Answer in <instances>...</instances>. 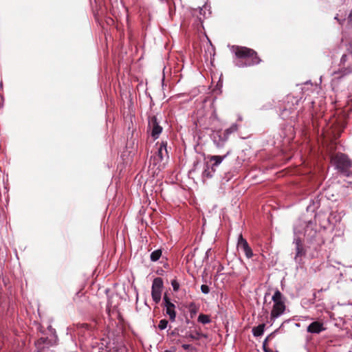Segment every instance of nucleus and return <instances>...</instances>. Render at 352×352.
I'll return each mask as SVG.
<instances>
[{
    "mask_svg": "<svg viewBox=\"0 0 352 352\" xmlns=\"http://www.w3.org/2000/svg\"><path fill=\"white\" fill-rule=\"evenodd\" d=\"M206 6H204L203 8H200V14L201 15L202 14V11L204 10V9H206ZM203 16H204V18H206V13L204 12L203 14Z\"/></svg>",
    "mask_w": 352,
    "mask_h": 352,
    "instance_id": "31",
    "label": "nucleus"
},
{
    "mask_svg": "<svg viewBox=\"0 0 352 352\" xmlns=\"http://www.w3.org/2000/svg\"><path fill=\"white\" fill-rule=\"evenodd\" d=\"M266 343H267V339L265 340L263 343V349L264 352H272V350L269 349L266 346Z\"/></svg>",
    "mask_w": 352,
    "mask_h": 352,
    "instance_id": "26",
    "label": "nucleus"
},
{
    "mask_svg": "<svg viewBox=\"0 0 352 352\" xmlns=\"http://www.w3.org/2000/svg\"><path fill=\"white\" fill-rule=\"evenodd\" d=\"M230 154V151H228L227 153L223 155H210L208 159L210 162H212V167L215 168L218 166L221 162Z\"/></svg>",
    "mask_w": 352,
    "mask_h": 352,
    "instance_id": "12",
    "label": "nucleus"
},
{
    "mask_svg": "<svg viewBox=\"0 0 352 352\" xmlns=\"http://www.w3.org/2000/svg\"><path fill=\"white\" fill-rule=\"evenodd\" d=\"M332 162L336 169L345 176H349L352 173L350 168L352 167V163L349 158L344 154L338 153L332 159Z\"/></svg>",
    "mask_w": 352,
    "mask_h": 352,
    "instance_id": "4",
    "label": "nucleus"
},
{
    "mask_svg": "<svg viewBox=\"0 0 352 352\" xmlns=\"http://www.w3.org/2000/svg\"><path fill=\"white\" fill-rule=\"evenodd\" d=\"M198 322L202 323L204 324H208L210 322L211 320L208 315L206 314H200L197 319Z\"/></svg>",
    "mask_w": 352,
    "mask_h": 352,
    "instance_id": "19",
    "label": "nucleus"
},
{
    "mask_svg": "<svg viewBox=\"0 0 352 352\" xmlns=\"http://www.w3.org/2000/svg\"><path fill=\"white\" fill-rule=\"evenodd\" d=\"M168 322L167 320L166 319H162L160 320L159 322V324L157 325V328L160 329V330H164L165 329L167 328L168 327Z\"/></svg>",
    "mask_w": 352,
    "mask_h": 352,
    "instance_id": "21",
    "label": "nucleus"
},
{
    "mask_svg": "<svg viewBox=\"0 0 352 352\" xmlns=\"http://www.w3.org/2000/svg\"><path fill=\"white\" fill-rule=\"evenodd\" d=\"M170 336H176L178 335V329H175L173 331H172L170 333Z\"/></svg>",
    "mask_w": 352,
    "mask_h": 352,
    "instance_id": "29",
    "label": "nucleus"
},
{
    "mask_svg": "<svg viewBox=\"0 0 352 352\" xmlns=\"http://www.w3.org/2000/svg\"><path fill=\"white\" fill-rule=\"evenodd\" d=\"M165 157H168L167 143L166 142H162L157 148V151L153 157H151V160L153 161L154 165H157L160 162H162Z\"/></svg>",
    "mask_w": 352,
    "mask_h": 352,
    "instance_id": "8",
    "label": "nucleus"
},
{
    "mask_svg": "<svg viewBox=\"0 0 352 352\" xmlns=\"http://www.w3.org/2000/svg\"><path fill=\"white\" fill-rule=\"evenodd\" d=\"M45 345H48V340L47 338H41L36 342V346L40 352L44 350Z\"/></svg>",
    "mask_w": 352,
    "mask_h": 352,
    "instance_id": "16",
    "label": "nucleus"
},
{
    "mask_svg": "<svg viewBox=\"0 0 352 352\" xmlns=\"http://www.w3.org/2000/svg\"><path fill=\"white\" fill-rule=\"evenodd\" d=\"M349 22L351 23V25H352V8H351V10L350 12V14L349 15Z\"/></svg>",
    "mask_w": 352,
    "mask_h": 352,
    "instance_id": "30",
    "label": "nucleus"
},
{
    "mask_svg": "<svg viewBox=\"0 0 352 352\" xmlns=\"http://www.w3.org/2000/svg\"><path fill=\"white\" fill-rule=\"evenodd\" d=\"M238 129L239 125L236 123H233L230 127L227 128L223 131L224 132L227 138L229 139L230 135L237 131Z\"/></svg>",
    "mask_w": 352,
    "mask_h": 352,
    "instance_id": "17",
    "label": "nucleus"
},
{
    "mask_svg": "<svg viewBox=\"0 0 352 352\" xmlns=\"http://www.w3.org/2000/svg\"><path fill=\"white\" fill-rule=\"evenodd\" d=\"M237 248L239 250L243 251L248 258L253 256V252L250 247L248 241L243 237L242 234H240L237 241Z\"/></svg>",
    "mask_w": 352,
    "mask_h": 352,
    "instance_id": "10",
    "label": "nucleus"
},
{
    "mask_svg": "<svg viewBox=\"0 0 352 352\" xmlns=\"http://www.w3.org/2000/svg\"><path fill=\"white\" fill-rule=\"evenodd\" d=\"M164 352H172V351H168V350H166V351H164Z\"/></svg>",
    "mask_w": 352,
    "mask_h": 352,
    "instance_id": "36",
    "label": "nucleus"
},
{
    "mask_svg": "<svg viewBox=\"0 0 352 352\" xmlns=\"http://www.w3.org/2000/svg\"><path fill=\"white\" fill-rule=\"evenodd\" d=\"M265 313L267 315L268 314L267 310H265Z\"/></svg>",
    "mask_w": 352,
    "mask_h": 352,
    "instance_id": "37",
    "label": "nucleus"
},
{
    "mask_svg": "<svg viewBox=\"0 0 352 352\" xmlns=\"http://www.w3.org/2000/svg\"><path fill=\"white\" fill-rule=\"evenodd\" d=\"M268 295H269L268 293H265V296H264L265 300H266L267 296H268Z\"/></svg>",
    "mask_w": 352,
    "mask_h": 352,
    "instance_id": "33",
    "label": "nucleus"
},
{
    "mask_svg": "<svg viewBox=\"0 0 352 352\" xmlns=\"http://www.w3.org/2000/svg\"><path fill=\"white\" fill-rule=\"evenodd\" d=\"M201 291L204 294H208L210 292V288L207 285H202L201 286Z\"/></svg>",
    "mask_w": 352,
    "mask_h": 352,
    "instance_id": "25",
    "label": "nucleus"
},
{
    "mask_svg": "<svg viewBox=\"0 0 352 352\" xmlns=\"http://www.w3.org/2000/svg\"><path fill=\"white\" fill-rule=\"evenodd\" d=\"M182 347L184 350H188L191 347V345H190L188 344H184L182 345Z\"/></svg>",
    "mask_w": 352,
    "mask_h": 352,
    "instance_id": "28",
    "label": "nucleus"
},
{
    "mask_svg": "<svg viewBox=\"0 0 352 352\" xmlns=\"http://www.w3.org/2000/svg\"><path fill=\"white\" fill-rule=\"evenodd\" d=\"M163 288V280L160 277L154 278L151 288V296L153 300L158 303L162 298V291Z\"/></svg>",
    "mask_w": 352,
    "mask_h": 352,
    "instance_id": "6",
    "label": "nucleus"
},
{
    "mask_svg": "<svg viewBox=\"0 0 352 352\" xmlns=\"http://www.w3.org/2000/svg\"><path fill=\"white\" fill-rule=\"evenodd\" d=\"M294 232L295 234V237L293 241V244L295 246V255L294 259L296 263L300 265L302 263L303 257L306 255L307 249L302 243L301 239L296 236L298 234L302 233V230L298 228V225L294 226Z\"/></svg>",
    "mask_w": 352,
    "mask_h": 352,
    "instance_id": "3",
    "label": "nucleus"
},
{
    "mask_svg": "<svg viewBox=\"0 0 352 352\" xmlns=\"http://www.w3.org/2000/svg\"><path fill=\"white\" fill-rule=\"evenodd\" d=\"M238 119H239V120H240V121H241V120H242V118H241V116H239Z\"/></svg>",
    "mask_w": 352,
    "mask_h": 352,
    "instance_id": "35",
    "label": "nucleus"
},
{
    "mask_svg": "<svg viewBox=\"0 0 352 352\" xmlns=\"http://www.w3.org/2000/svg\"><path fill=\"white\" fill-rule=\"evenodd\" d=\"M213 144L218 148H222L225 146L228 138L222 130H217L210 135Z\"/></svg>",
    "mask_w": 352,
    "mask_h": 352,
    "instance_id": "7",
    "label": "nucleus"
},
{
    "mask_svg": "<svg viewBox=\"0 0 352 352\" xmlns=\"http://www.w3.org/2000/svg\"><path fill=\"white\" fill-rule=\"evenodd\" d=\"M236 57L234 65L238 67H250L258 65L261 62L257 53L252 49L246 47H233Z\"/></svg>",
    "mask_w": 352,
    "mask_h": 352,
    "instance_id": "1",
    "label": "nucleus"
},
{
    "mask_svg": "<svg viewBox=\"0 0 352 352\" xmlns=\"http://www.w3.org/2000/svg\"><path fill=\"white\" fill-rule=\"evenodd\" d=\"M352 72V69L349 67L344 68L340 69L338 72H335V74H340L342 76H346Z\"/></svg>",
    "mask_w": 352,
    "mask_h": 352,
    "instance_id": "22",
    "label": "nucleus"
},
{
    "mask_svg": "<svg viewBox=\"0 0 352 352\" xmlns=\"http://www.w3.org/2000/svg\"><path fill=\"white\" fill-rule=\"evenodd\" d=\"M285 111H286V109H284V110L283 111V112H282V113H281L283 116H284V112H285Z\"/></svg>",
    "mask_w": 352,
    "mask_h": 352,
    "instance_id": "34",
    "label": "nucleus"
},
{
    "mask_svg": "<svg viewBox=\"0 0 352 352\" xmlns=\"http://www.w3.org/2000/svg\"><path fill=\"white\" fill-rule=\"evenodd\" d=\"M162 256V250H156L151 252V260L152 261H157L160 259V258Z\"/></svg>",
    "mask_w": 352,
    "mask_h": 352,
    "instance_id": "20",
    "label": "nucleus"
},
{
    "mask_svg": "<svg viewBox=\"0 0 352 352\" xmlns=\"http://www.w3.org/2000/svg\"><path fill=\"white\" fill-rule=\"evenodd\" d=\"M163 300L166 315L169 317L170 322H175L176 318L175 305L170 301L168 297L166 295L164 296Z\"/></svg>",
    "mask_w": 352,
    "mask_h": 352,
    "instance_id": "9",
    "label": "nucleus"
},
{
    "mask_svg": "<svg viewBox=\"0 0 352 352\" xmlns=\"http://www.w3.org/2000/svg\"><path fill=\"white\" fill-rule=\"evenodd\" d=\"M171 285L175 292H177L179 289V283L176 279L171 280Z\"/></svg>",
    "mask_w": 352,
    "mask_h": 352,
    "instance_id": "23",
    "label": "nucleus"
},
{
    "mask_svg": "<svg viewBox=\"0 0 352 352\" xmlns=\"http://www.w3.org/2000/svg\"><path fill=\"white\" fill-rule=\"evenodd\" d=\"M98 352H125L126 349L124 347H111L110 346H106L104 348L100 346L98 349Z\"/></svg>",
    "mask_w": 352,
    "mask_h": 352,
    "instance_id": "13",
    "label": "nucleus"
},
{
    "mask_svg": "<svg viewBox=\"0 0 352 352\" xmlns=\"http://www.w3.org/2000/svg\"><path fill=\"white\" fill-rule=\"evenodd\" d=\"M148 127L150 131L151 136L154 140L158 139L163 131V128L160 126V121L158 120L157 116H152L148 117Z\"/></svg>",
    "mask_w": 352,
    "mask_h": 352,
    "instance_id": "5",
    "label": "nucleus"
},
{
    "mask_svg": "<svg viewBox=\"0 0 352 352\" xmlns=\"http://www.w3.org/2000/svg\"><path fill=\"white\" fill-rule=\"evenodd\" d=\"M197 336H195L192 333H190L189 335L187 336V337L191 338V339H193V340H195V339H198V338L199 337L200 334L199 333H196Z\"/></svg>",
    "mask_w": 352,
    "mask_h": 352,
    "instance_id": "27",
    "label": "nucleus"
},
{
    "mask_svg": "<svg viewBox=\"0 0 352 352\" xmlns=\"http://www.w3.org/2000/svg\"><path fill=\"white\" fill-rule=\"evenodd\" d=\"M215 169L212 166H210L208 164H206L204 170L202 173V177L206 178H211L213 176Z\"/></svg>",
    "mask_w": 352,
    "mask_h": 352,
    "instance_id": "15",
    "label": "nucleus"
},
{
    "mask_svg": "<svg viewBox=\"0 0 352 352\" xmlns=\"http://www.w3.org/2000/svg\"><path fill=\"white\" fill-rule=\"evenodd\" d=\"M298 224L300 226H305V234L307 232V229L309 228V226H312L311 222H309L308 223H306L305 222L302 223L301 221H298Z\"/></svg>",
    "mask_w": 352,
    "mask_h": 352,
    "instance_id": "24",
    "label": "nucleus"
},
{
    "mask_svg": "<svg viewBox=\"0 0 352 352\" xmlns=\"http://www.w3.org/2000/svg\"><path fill=\"white\" fill-rule=\"evenodd\" d=\"M265 327V324L262 323L257 326L256 327L254 328L252 330L253 335L256 337L261 336L264 332Z\"/></svg>",
    "mask_w": 352,
    "mask_h": 352,
    "instance_id": "18",
    "label": "nucleus"
},
{
    "mask_svg": "<svg viewBox=\"0 0 352 352\" xmlns=\"http://www.w3.org/2000/svg\"><path fill=\"white\" fill-rule=\"evenodd\" d=\"M346 55H343V56H342L341 60H342V61H344V60H346Z\"/></svg>",
    "mask_w": 352,
    "mask_h": 352,
    "instance_id": "32",
    "label": "nucleus"
},
{
    "mask_svg": "<svg viewBox=\"0 0 352 352\" xmlns=\"http://www.w3.org/2000/svg\"><path fill=\"white\" fill-rule=\"evenodd\" d=\"M188 310L190 314V318H193L197 314L199 309V306L195 302H190L188 307Z\"/></svg>",
    "mask_w": 352,
    "mask_h": 352,
    "instance_id": "14",
    "label": "nucleus"
},
{
    "mask_svg": "<svg viewBox=\"0 0 352 352\" xmlns=\"http://www.w3.org/2000/svg\"><path fill=\"white\" fill-rule=\"evenodd\" d=\"M272 301L273 302V305L270 312V321L268 322L270 325L285 314L286 310V297L276 289L272 296Z\"/></svg>",
    "mask_w": 352,
    "mask_h": 352,
    "instance_id": "2",
    "label": "nucleus"
},
{
    "mask_svg": "<svg viewBox=\"0 0 352 352\" xmlns=\"http://www.w3.org/2000/svg\"><path fill=\"white\" fill-rule=\"evenodd\" d=\"M325 330L324 324L320 321L311 322L307 328L308 333L318 334Z\"/></svg>",
    "mask_w": 352,
    "mask_h": 352,
    "instance_id": "11",
    "label": "nucleus"
}]
</instances>
